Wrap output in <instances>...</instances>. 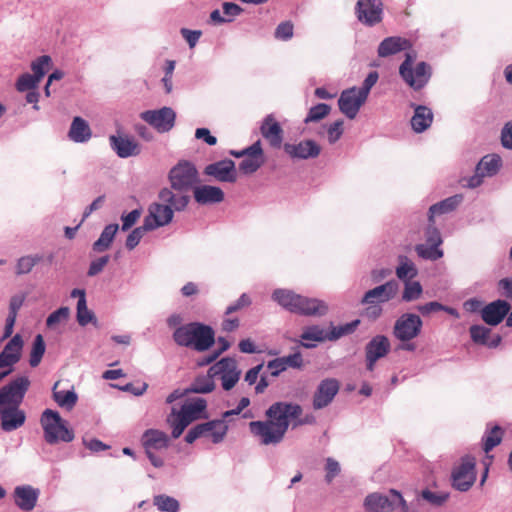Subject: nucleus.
<instances>
[{"label": "nucleus", "instance_id": "nucleus-1", "mask_svg": "<svg viewBox=\"0 0 512 512\" xmlns=\"http://www.w3.org/2000/svg\"><path fill=\"white\" fill-rule=\"evenodd\" d=\"M302 414L303 408L297 403L275 402L265 412L267 420L252 421L249 429L261 444L276 445L284 439L290 424L296 428L307 423L301 419Z\"/></svg>", "mask_w": 512, "mask_h": 512}, {"label": "nucleus", "instance_id": "nucleus-2", "mask_svg": "<svg viewBox=\"0 0 512 512\" xmlns=\"http://www.w3.org/2000/svg\"><path fill=\"white\" fill-rule=\"evenodd\" d=\"M29 387V378L20 376L0 388V426L3 431L11 432L25 424L26 413L19 406Z\"/></svg>", "mask_w": 512, "mask_h": 512}, {"label": "nucleus", "instance_id": "nucleus-3", "mask_svg": "<svg viewBox=\"0 0 512 512\" xmlns=\"http://www.w3.org/2000/svg\"><path fill=\"white\" fill-rule=\"evenodd\" d=\"M272 298L286 310L305 316H322L328 311L324 301L316 298H308L291 290L277 289Z\"/></svg>", "mask_w": 512, "mask_h": 512}, {"label": "nucleus", "instance_id": "nucleus-4", "mask_svg": "<svg viewBox=\"0 0 512 512\" xmlns=\"http://www.w3.org/2000/svg\"><path fill=\"white\" fill-rule=\"evenodd\" d=\"M173 339L179 346L203 352L214 344L215 333L210 326L192 322L178 327L173 333Z\"/></svg>", "mask_w": 512, "mask_h": 512}, {"label": "nucleus", "instance_id": "nucleus-5", "mask_svg": "<svg viewBox=\"0 0 512 512\" xmlns=\"http://www.w3.org/2000/svg\"><path fill=\"white\" fill-rule=\"evenodd\" d=\"M422 326L423 322L420 316L412 313H405L401 315L396 320L393 327L394 337L401 342L398 349L414 351L416 349V345L412 343L411 340L420 335Z\"/></svg>", "mask_w": 512, "mask_h": 512}, {"label": "nucleus", "instance_id": "nucleus-6", "mask_svg": "<svg viewBox=\"0 0 512 512\" xmlns=\"http://www.w3.org/2000/svg\"><path fill=\"white\" fill-rule=\"evenodd\" d=\"M40 422L47 443L71 442L74 439V432L66 426V421L56 411L46 409L42 413Z\"/></svg>", "mask_w": 512, "mask_h": 512}, {"label": "nucleus", "instance_id": "nucleus-7", "mask_svg": "<svg viewBox=\"0 0 512 512\" xmlns=\"http://www.w3.org/2000/svg\"><path fill=\"white\" fill-rule=\"evenodd\" d=\"M414 56L406 53L405 60L399 67V74L407 85L414 90L422 89L431 77V67L426 62H419L412 68Z\"/></svg>", "mask_w": 512, "mask_h": 512}, {"label": "nucleus", "instance_id": "nucleus-8", "mask_svg": "<svg viewBox=\"0 0 512 512\" xmlns=\"http://www.w3.org/2000/svg\"><path fill=\"white\" fill-rule=\"evenodd\" d=\"M171 188L175 191L188 192L199 182L198 171L189 161H180L169 172Z\"/></svg>", "mask_w": 512, "mask_h": 512}, {"label": "nucleus", "instance_id": "nucleus-9", "mask_svg": "<svg viewBox=\"0 0 512 512\" xmlns=\"http://www.w3.org/2000/svg\"><path fill=\"white\" fill-rule=\"evenodd\" d=\"M476 481V459L473 456L461 457L451 473L452 487L458 491H468Z\"/></svg>", "mask_w": 512, "mask_h": 512}, {"label": "nucleus", "instance_id": "nucleus-10", "mask_svg": "<svg viewBox=\"0 0 512 512\" xmlns=\"http://www.w3.org/2000/svg\"><path fill=\"white\" fill-rule=\"evenodd\" d=\"M228 431V426L224 419L212 420L205 423L197 424L191 428L185 436V441L189 444L201 437L210 438L213 443L217 444L224 440Z\"/></svg>", "mask_w": 512, "mask_h": 512}, {"label": "nucleus", "instance_id": "nucleus-11", "mask_svg": "<svg viewBox=\"0 0 512 512\" xmlns=\"http://www.w3.org/2000/svg\"><path fill=\"white\" fill-rule=\"evenodd\" d=\"M355 15L362 24L375 26L383 19V4L380 0H358Z\"/></svg>", "mask_w": 512, "mask_h": 512}, {"label": "nucleus", "instance_id": "nucleus-12", "mask_svg": "<svg viewBox=\"0 0 512 512\" xmlns=\"http://www.w3.org/2000/svg\"><path fill=\"white\" fill-rule=\"evenodd\" d=\"M140 117L158 132L165 133L174 127L176 114L172 108L163 107L158 110L144 111Z\"/></svg>", "mask_w": 512, "mask_h": 512}, {"label": "nucleus", "instance_id": "nucleus-13", "mask_svg": "<svg viewBox=\"0 0 512 512\" xmlns=\"http://www.w3.org/2000/svg\"><path fill=\"white\" fill-rule=\"evenodd\" d=\"M366 99L357 90V87H352L343 90L339 99V110L349 119H354L360 108L365 104Z\"/></svg>", "mask_w": 512, "mask_h": 512}, {"label": "nucleus", "instance_id": "nucleus-14", "mask_svg": "<svg viewBox=\"0 0 512 512\" xmlns=\"http://www.w3.org/2000/svg\"><path fill=\"white\" fill-rule=\"evenodd\" d=\"M391 345L389 339L384 335L373 337L365 347L366 368L373 371L376 362L385 357L390 351Z\"/></svg>", "mask_w": 512, "mask_h": 512}, {"label": "nucleus", "instance_id": "nucleus-15", "mask_svg": "<svg viewBox=\"0 0 512 512\" xmlns=\"http://www.w3.org/2000/svg\"><path fill=\"white\" fill-rule=\"evenodd\" d=\"M501 167V158L496 154L484 156L476 166L475 175L469 178L468 186L478 187L483 178L495 175Z\"/></svg>", "mask_w": 512, "mask_h": 512}, {"label": "nucleus", "instance_id": "nucleus-16", "mask_svg": "<svg viewBox=\"0 0 512 512\" xmlns=\"http://www.w3.org/2000/svg\"><path fill=\"white\" fill-rule=\"evenodd\" d=\"M339 388V382L334 378L322 380L313 396V408L319 410L327 407L333 401Z\"/></svg>", "mask_w": 512, "mask_h": 512}, {"label": "nucleus", "instance_id": "nucleus-17", "mask_svg": "<svg viewBox=\"0 0 512 512\" xmlns=\"http://www.w3.org/2000/svg\"><path fill=\"white\" fill-rule=\"evenodd\" d=\"M398 291V283L394 280L368 290L363 298L362 304H381L393 299Z\"/></svg>", "mask_w": 512, "mask_h": 512}, {"label": "nucleus", "instance_id": "nucleus-18", "mask_svg": "<svg viewBox=\"0 0 512 512\" xmlns=\"http://www.w3.org/2000/svg\"><path fill=\"white\" fill-rule=\"evenodd\" d=\"M511 310V305L505 300H496L485 305L481 310L482 320L491 326L500 324Z\"/></svg>", "mask_w": 512, "mask_h": 512}, {"label": "nucleus", "instance_id": "nucleus-19", "mask_svg": "<svg viewBox=\"0 0 512 512\" xmlns=\"http://www.w3.org/2000/svg\"><path fill=\"white\" fill-rule=\"evenodd\" d=\"M204 173L220 182L234 183L237 180L235 164L232 160H221L205 167Z\"/></svg>", "mask_w": 512, "mask_h": 512}, {"label": "nucleus", "instance_id": "nucleus-20", "mask_svg": "<svg viewBox=\"0 0 512 512\" xmlns=\"http://www.w3.org/2000/svg\"><path fill=\"white\" fill-rule=\"evenodd\" d=\"M39 493L30 485L17 486L13 492L14 503L23 511H31L37 504Z\"/></svg>", "mask_w": 512, "mask_h": 512}, {"label": "nucleus", "instance_id": "nucleus-21", "mask_svg": "<svg viewBox=\"0 0 512 512\" xmlns=\"http://www.w3.org/2000/svg\"><path fill=\"white\" fill-rule=\"evenodd\" d=\"M284 151L291 158L308 159L317 157L320 152V146L313 140H304L297 144H284Z\"/></svg>", "mask_w": 512, "mask_h": 512}, {"label": "nucleus", "instance_id": "nucleus-22", "mask_svg": "<svg viewBox=\"0 0 512 512\" xmlns=\"http://www.w3.org/2000/svg\"><path fill=\"white\" fill-rule=\"evenodd\" d=\"M264 163L263 150L261 142L258 140L249 146L248 155L239 164V170L244 174L256 172Z\"/></svg>", "mask_w": 512, "mask_h": 512}, {"label": "nucleus", "instance_id": "nucleus-23", "mask_svg": "<svg viewBox=\"0 0 512 512\" xmlns=\"http://www.w3.org/2000/svg\"><path fill=\"white\" fill-rule=\"evenodd\" d=\"M364 507L367 512H393L396 504L393 497L381 493H371L364 500Z\"/></svg>", "mask_w": 512, "mask_h": 512}, {"label": "nucleus", "instance_id": "nucleus-24", "mask_svg": "<svg viewBox=\"0 0 512 512\" xmlns=\"http://www.w3.org/2000/svg\"><path fill=\"white\" fill-rule=\"evenodd\" d=\"M22 347L23 340L19 334H16L0 353V368L16 364L20 360Z\"/></svg>", "mask_w": 512, "mask_h": 512}, {"label": "nucleus", "instance_id": "nucleus-25", "mask_svg": "<svg viewBox=\"0 0 512 512\" xmlns=\"http://www.w3.org/2000/svg\"><path fill=\"white\" fill-rule=\"evenodd\" d=\"M193 194L195 201L200 205L216 204L224 200L223 190L211 185H196Z\"/></svg>", "mask_w": 512, "mask_h": 512}, {"label": "nucleus", "instance_id": "nucleus-26", "mask_svg": "<svg viewBox=\"0 0 512 512\" xmlns=\"http://www.w3.org/2000/svg\"><path fill=\"white\" fill-rule=\"evenodd\" d=\"M262 136L269 142L273 148H280L283 140V130L280 124L272 115H268L261 127Z\"/></svg>", "mask_w": 512, "mask_h": 512}, {"label": "nucleus", "instance_id": "nucleus-27", "mask_svg": "<svg viewBox=\"0 0 512 512\" xmlns=\"http://www.w3.org/2000/svg\"><path fill=\"white\" fill-rule=\"evenodd\" d=\"M174 211L165 203H152L149 206V215L153 229L169 224L173 219Z\"/></svg>", "mask_w": 512, "mask_h": 512}, {"label": "nucleus", "instance_id": "nucleus-28", "mask_svg": "<svg viewBox=\"0 0 512 512\" xmlns=\"http://www.w3.org/2000/svg\"><path fill=\"white\" fill-rule=\"evenodd\" d=\"M410 48L411 43L408 39L399 36H392L385 38L379 44L377 52L380 57H388Z\"/></svg>", "mask_w": 512, "mask_h": 512}, {"label": "nucleus", "instance_id": "nucleus-29", "mask_svg": "<svg viewBox=\"0 0 512 512\" xmlns=\"http://www.w3.org/2000/svg\"><path fill=\"white\" fill-rule=\"evenodd\" d=\"M112 149L121 158L138 155L140 150L134 139L127 136H110L109 138Z\"/></svg>", "mask_w": 512, "mask_h": 512}, {"label": "nucleus", "instance_id": "nucleus-30", "mask_svg": "<svg viewBox=\"0 0 512 512\" xmlns=\"http://www.w3.org/2000/svg\"><path fill=\"white\" fill-rule=\"evenodd\" d=\"M159 199L162 203L171 206L173 211L184 210L190 201V197L187 195V192H174L170 188H163L159 192Z\"/></svg>", "mask_w": 512, "mask_h": 512}, {"label": "nucleus", "instance_id": "nucleus-31", "mask_svg": "<svg viewBox=\"0 0 512 512\" xmlns=\"http://www.w3.org/2000/svg\"><path fill=\"white\" fill-rule=\"evenodd\" d=\"M432 122L433 112L430 108L423 105L415 106L414 115L411 118V126L415 132L421 133L427 130Z\"/></svg>", "mask_w": 512, "mask_h": 512}, {"label": "nucleus", "instance_id": "nucleus-32", "mask_svg": "<svg viewBox=\"0 0 512 512\" xmlns=\"http://www.w3.org/2000/svg\"><path fill=\"white\" fill-rule=\"evenodd\" d=\"M68 136L72 141L76 143H82L88 141L91 138L92 131L88 122L77 116L74 117L71 123Z\"/></svg>", "mask_w": 512, "mask_h": 512}, {"label": "nucleus", "instance_id": "nucleus-33", "mask_svg": "<svg viewBox=\"0 0 512 512\" xmlns=\"http://www.w3.org/2000/svg\"><path fill=\"white\" fill-rule=\"evenodd\" d=\"M472 340L481 345L488 346L490 348L497 347L501 342V337L495 335L492 339H489L491 330L481 325H473L469 329Z\"/></svg>", "mask_w": 512, "mask_h": 512}, {"label": "nucleus", "instance_id": "nucleus-34", "mask_svg": "<svg viewBox=\"0 0 512 512\" xmlns=\"http://www.w3.org/2000/svg\"><path fill=\"white\" fill-rule=\"evenodd\" d=\"M206 406V401L202 398H198L182 405L178 414H180L190 424L202 417V413L205 411Z\"/></svg>", "mask_w": 512, "mask_h": 512}, {"label": "nucleus", "instance_id": "nucleus-35", "mask_svg": "<svg viewBox=\"0 0 512 512\" xmlns=\"http://www.w3.org/2000/svg\"><path fill=\"white\" fill-rule=\"evenodd\" d=\"M145 449H162L168 446V436L163 431L157 429L147 430L142 437Z\"/></svg>", "mask_w": 512, "mask_h": 512}, {"label": "nucleus", "instance_id": "nucleus-36", "mask_svg": "<svg viewBox=\"0 0 512 512\" xmlns=\"http://www.w3.org/2000/svg\"><path fill=\"white\" fill-rule=\"evenodd\" d=\"M60 381H57L53 387V399L62 408L71 410L78 400L77 394L73 389L60 390Z\"/></svg>", "mask_w": 512, "mask_h": 512}, {"label": "nucleus", "instance_id": "nucleus-37", "mask_svg": "<svg viewBox=\"0 0 512 512\" xmlns=\"http://www.w3.org/2000/svg\"><path fill=\"white\" fill-rule=\"evenodd\" d=\"M462 201V196L455 195L439 203L432 205L429 209V222H433L435 215L448 213L454 210Z\"/></svg>", "mask_w": 512, "mask_h": 512}, {"label": "nucleus", "instance_id": "nucleus-38", "mask_svg": "<svg viewBox=\"0 0 512 512\" xmlns=\"http://www.w3.org/2000/svg\"><path fill=\"white\" fill-rule=\"evenodd\" d=\"M118 224H109L102 231L99 239L94 242L93 250L95 252H104L111 246L114 237L118 231Z\"/></svg>", "mask_w": 512, "mask_h": 512}, {"label": "nucleus", "instance_id": "nucleus-39", "mask_svg": "<svg viewBox=\"0 0 512 512\" xmlns=\"http://www.w3.org/2000/svg\"><path fill=\"white\" fill-rule=\"evenodd\" d=\"M238 371L237 362L232 358H222L209 368L208 374L210 376H222Z\"/></svg>", "mask_w": 512, "mask_h": 512}, {"label": "nucleus", "instance_id": "nucleus-40", "mask_svg": "<svg viewBox=\"0 0 512 512\" xmlns=\"http://www.w3.org/2000/svg\"><path fill=\"white\" fill-rule=\"evenodd\" d=\"M153 230L152 222L150 218H145L144 224L140 227L135 228L126 239V247L129 250L134 249L144 236L147 231Z\"/></svg>", "mask_w": 512, "mask_h": 512}, {"label": "nucleus", "instance_id": "nucleus-41", "mask_svg": "<svg viewBox=\"0 0 512 512\" xmlns=\"http://www.w3.org/2000/svg\"><path fill=\"white\" fill-rule=\"evenodd\" d=\"M503 435L504 430L498 425L490 429L483 437V450L485 453H488L494 447L498 446L502 441Z\"/></svg>", "mask_w": 512, "mask_h": 512}, {"label": "nucleus", "instance_id": "nucleus-42", "mask_svg": "<svg viewBox=\"0 0 512 512\" xmlns=\"http://www.w3.org/2000/svg\"><path fill=\"white\" fill-rule=\"evenodd\" d=\"M301 339L304 341H315L321 342L328 339V334L318 326H312L307 328L301 335ZM302 345L306 348L314 347V344L309 342H303Z\"/></svg>", "mask_w": 512, "mask_h": 512}, {"label": "nucleus", "instance_id": "nucleus-43", "mask_svg": "<svg viewBox=\"0 0 512 512\" xmlns=\"http://www.w3.org/2000/svg\"><path fill=\"white\" fill-rule=\"evenodd\" d=\"M153 504L162 512H178L179 502L168 495H157L153 498Z\"/></svg>", "mask_w": 512, "mask_h": 512}, {"label": "nucleus", "instance_id": "nucleus-44", "mask_svg": "<svg viewBox=\"0 0 512 512\" xmlns=\"http://www.w3.org/2000/svg\"><path fill=\"white\" fill-rule=\"evenodd\" d=\"M45 353V342L41 334H38L33 342L29 363L31 367H37Z\"/></svg>", "mask_w": 512, "mask_h": 512}, {"label": "nucleus", "instance_id": "nucleus-45", "mask_svg": "<svg viewBox=\"0 0 512 512\" xmlns=\"http://www.w3.org/2000/svg\"><path fill=\"white\" fill-rule=\"evenodd\" d=\"M172 428V437L177 439L183 433L189 423L180 415L175 409L172 410L171 415L167 419Z\"/></svg>", "mask_w": 512, "mask_h": 512}, {"label": "nucleus", "instance_id": "nucleus-46", "mask_svg": "<svg viewBox=\"0 0 512 512\" xmlns=\"http://www.w3.org/2000/svg\"><path fill=\"white\" fill-rule=\"evenodd\" d=\"M42 260L39 255H28L21 257L16 265V274L23 275L32 271L34 266Z\"/></svg>", "mask_w": 512, "mask_h": 512}, {"label": "nucleus", "instance_id": "nucleus-47", "mask_svg": "<svg viewBox=\"0 0 512 512\" xmlns=\"http://www.w3.org/2000/svg\"><path fill=\"white\" fill-rule=\"evenodd\" d=\"M331 111V107L325 103H319L309 109L304 120L305 123L318 122L324 119Z\"/></svg>", "mask_w": 512, "mask_h": 512}, {"label": "nucleus", "instance_id": "nucleus-48", "mask_svg": "<svg viewBox=\"0 0 512 512\" xmlns=\"http://www.w3.org/2000/svg\"><path fill=\"white\" fill-rule=\"evenodd\" d=\"M418 256L428 260H438L443 256V251L438 246L418 244L415 247Z\"/></svg>", "mask_w": 512, "mask_h": 512}, {"label": "nucleus", "instance_id": "nucleus-49", "mask_svg": "<svg viewBox=\"0 0 512 512\" xmlns=\"http://www.w3.org/2000/svg\"><path fill=\"white\" fill-rule=\"evenodd\" d=\"M396 275L399 279L408 281L417 275V269L415 265L405 257L397 267Z\"/></svg>", "mask_w": 512, "mask_h": 512}, {"label": "nucleus", "instance_id": "nucleus-50", "mask_svg": "<svg viewBox=\"0 0 512 512\" xmlns=\"http://www.w3.org/2000/svg\"><path fill=\"white\" fill-rule=\"evenodd\" d=\"M51 63L50 56L43 55L38 57L32 62L31 69L34 72V76L40 81L45 75Z\"/></svg>", "mask_w": 512, "mask_h": 512}, {"label": "nucleus", "instance_id": "nucleus-51", "mask_svg": "<svg viewBox=\"0 0 512 512\" xmlns=\"http://www.w3.org/2000/svg\"><path fill=\"white\" fill-rule=\"evenodd\" d=\"M94 319V314L88 309L86 299H78L77 303V321L81 326H85Z\"/></svg>", "mask_w": 512, "mask_h": 512}, {"label": "nucleus", "instance_id": "nucleus-52", "mask_svg": "<svg viewBox=\"0 0 512 512\" xmlns=\"http://www.w3.org/2000/svg\"><path fill=\"white\" fill-rule=\"evenodd\" d=\"M422 294V286L417 281H406L405 289L403 292V300L412 301L418 299Z\"/></svg>", "mask_w": 512, "mask_h": 512}, {"label": "nucleus", "instance_id": "nucleus-53", "mask_svg": "<svg viewBox=\"0 0 512 512\" xmlns=\"http://www.w3.org/2000/svg\"><path fill=\"white\" fill-rule=\"evenodd\" d=\"M359 321H353L351 323H347L345 325H341L338 327H333L330 333L328 334V340H337L342 336L348 335L352 333L357 327Z\"/></svg>", "mask_w": 512, "mask_h": 512}, {"label": "nucleus", "instance_id": "nucleus-54", "mask_svg": "<svg viewBox=\"0 0 512 512\" xmlns=\"http://www.w3.org/2000/svg\"><path fill=\"white\" fill-rule=\"evenodd\" d=\"M211 377L212 376L209 375V377L197 378L190 390L195 393H209L213 391L215 385Z\"/></svg>", "mask_w": 512, "mask_h": 512}, {"label": "nucleus", "instance_id": "nucleus-55", "mask_svg": "<svg viewBox=\"0 0 512 512\" xmlns=\"http://www.w3.org/2000/svg\"><path fill=\"white\" fill-rule=\"evenodd\" d=\"M39 82L40 81L34 75L25 73L18 78L16 82V88L18 91L24 92L30 89H34Z\"/></svg>", "mask_w": 512, "mask_h": 512}, {"label": "nucleus", "instance_id": "nucleus-56", "mask_svg": "<svg viewBox=\"0 0 512 512\" xmlns=\"http://www.w3.org/2000/svg\"><path fill=\"white\" fill-rule=\"evenodd\" d=\"M421 497L431 505L441 506L447 501L448 494L436 493L426 489L421 492Z\"/></svg>", "mask_w": 512, "mask_h": 512}, {"label": "nucleus", "instance_id": "nucleus-57", "mask_svg": "<svg viewBox=\"0 0 512 512\" xmlns=\"http://www.w3.org/2000/svg\"><path fill=\"white\" fill-rule=\"evenodd\" d=\"M294 25L291 21L281 22L275 30V38L279 40H289L293 37Z\"/></svg>", "mask_w": 512, "mask_h": 512}, {"label": "nucleus", "instance_id": "nucleus-58", "mask_svg": "<svg viewBox=\"0 0 512 512\" xmlns=\"http://www.w3.org/2000/svg\"><path fill=\"white\" fill-rule=\"evenodd\" d=\"M69 314H70V310L68 307H61V308L57 309L56 311L52 312L48 316V318L46 320V324L48 327H53L56 324H58L59 322H61L62 320H66L69 317Z\"/></svg>", "mask_w": 512, "mask_h": 512}, {"label": "nucleus", "instance_id": "nucleus-59", "mask_svg": "<svg viewBox=\"0 0 512 512\" xmlns=\"http://www.w3.org/2000/svg\"><path fill=\"white\" fill-rule=\"evenodd\" d=\"M379 75L376 71L370 72L367 77L365 78L364 82L362 83V86L357 88V90L362 94V96L367 100L368 95L370 93L371 88L376 84L378 81Z\"/></svg>", "mask_w": 512, "mask_h": 512}, {"label": "nucleus", "instance_id": "nucleus-60", "mask_svg": "<svg viewBox=\"0 0 512 512\" xmlns=\"http://www.w3.org/2000/svg\"><path fill=\"white\" fill-rule=\"evenodd\" d=\"M425 237L428 244L433 246H440L442 244V238L439 230L434 226V221L429 222V225L425 231Z\"/></svg>", "mask_w": 512, "mask_h": 512}, {"label": "nucleus", "instance_id": "nucleus-61", "mask_svg": "<svg viewBox=\"0 0 512 512\" xmlns=\"http://www.w3.org/2000/svg\"><path fill=\"white\" fill-rule=\"evenodd\" d=\"M325 470H326L325 480L327 483H331L333 481V479L341 471L340 464L335 459L329 457L326 459Z\"/></svg>", "mask_w": 512, "mask_h": 512}, {"label": "nucleus", "instance_id": "nucleus-62", "mask_svg": "<svg viewBox=\"0 0 512 512\" xmlns=\"http://www.w3.org/2000/svg\"><path fill=\"white\" fill-rule=\"evenodd\" d=\"M108 262H109L108 255L102 256V257L92 261L89 266L87 275L90 277L96 276L104 269V267L107 265Z\"/></svg>", "mask_w": 512, "mask_h": 512}, {"label": "nucleus", "instance_id": "nucleus-63", "mask_svg": "<svg viewBox=\"0 0 512 512\" xmlns=\"http://www.w3.org/2000/svg\"><path fill=\"white\" fill-rule=\"evenodd\" d=\"M328 140L330 143H335L340 139L343 134V120H337L332 123L328 128Z\"/></svg>", "mask_w": 512, "mask_h": 512}, {"label": "nucleus", "instance_id": "nucleus-64", "mask_svg": "<svg viewBox=\"0 0 512 512\" xmlns=\"http://www.w3.org/2000/svg\"><path fill=\"white\" fill-rule=\"evenodd\" d=\"M499 294L507 299H512V278H503L498 282Z\"/></svg>", "mask_w": 512, "mask_h": 512}]
</instances>
